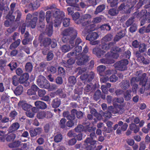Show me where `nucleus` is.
Here are the masks:
<instances>
[{
  "mask_svg": "<svg viewBox=\"0 0 150 150\" xmlns=\"http://www.w3.org/2000/svg\"><path fill=\"white\" fill-rule=\"evenodd\" d=\"M46 94V91L45 90L43 89H39L38 91V95L40 97L44 96Z\"/></svg>",
  "mask_w": 150,
  "mask_h": 150,
  "instance_id": "bf43d9fd",
  "label": "nucleus"
},
{
  "mask_svg": "<svg viewBox=\"0 0 150 150\" xmlns=\"http://www.w3.org/2000/svg\"><path fill=\"white\" fill-rule=\"evenodd\" d=\"M94 74L93 72H91L87 75L88 81H90L94 78Z\"/></svg>",
  "mask_w": 150,
  "mask_h": 150,
  "instance_id": "864d4df0",
  "label": "nucleus"
},
{
  "mask_svg": "<svg viewBox=\"0 0 150 150\" xmlns=\"http://www.w3.org/2000/svg\"><path fill=\"white\" fill-rule=\"evenodd\" d=\"M139 47V52H143L146 50V45L144 43L140 44Z\"/></svg>",
  "mask_w": 150,
  "mask_h": 150,
  "instance_id": "2f4dec72",
  "label": "nucleus"
},
{
  "mask_svg": "<svg viewBox=\"0 0 150 150\" xmlns=\"http://www.w3.org/2000/svg\"><path fill=\"white\" fill-rule=\"evenodd\" d=\"M75 130L77 132H80L83 130V127L82 125H79L75 129Z\"/></svg>",
  "mask_w": 150,
  "mask_h": 150,
  "instance_id": "6e6d98bb",
  "label": "nucleus"
},
{
  "mask_svg": "<svg viewBox=\"0 0 150 150\" xmlns=\"http://www.w3.org/2000/svg\"><path fill=\"white\" fill-rule=\"evenodd\" d=\"M53 57V53L51 52L48 53L47 56V61H50L52 59Z\"/></svg>",
  "mask_w": 150,
  "mask_h": 150,
  "instance_id": "338daca9",
  "label": "nucleus"
},
{
  "mask_svg": "<svg viewBox=\"0 0 150 150\" xmlns=\"http://www.w3.org/2000/svg\"><path fill=\"white\" fill-rule=\"evenodd\" d=\"M75 62V60L72 59H70L67 60V64L63 62V65L66 67H69V65H71L73 64Z\"/></svg>",
  "mask_w": 150,
  "mask_h": 150,
  "instance_id": "c756f323",
  "label": "nucleus"
},
{
  "mask_svg": "<svg viewBox=\"0 0 150 150\" xmlns=\"http://www.w3.org/2000/svg\"><path fill=\"white\" fill-rule=\"evenodd\" d=\"M45 12L42 11H40L39 13V21L40 22H42L44 21L45 18Z\"/></svg>",
  "mask_w": 150,
  "mask_h": 150,
  "instance_id": "f704fd0d",
  "label": "nucleus"
},
{
  "mask_svg": "<svg viewBox=\"0 0 150 150\" xmlns=\"http://www.w3.org/2000/svg\"><path fill=\"white\" fill-rule=\"evenodd\" d=\"M105 69V66L103 65H100L97 67L98 71L99 72L101 75V73L103 72Z\"/></svg>",
  "mask_w": 150,
  "mask_h": 150,
  "instance_id": "58836bf2",
  "label": "nucleus"
},
{
  "mask_svg": "<svg viewBox=\"0 0 150 150\" xmlns=\"http://www.w3.org/2000/svg\"><path fill=\"white\" fill-rule=\"evenodd\" d=\"M135 54L137 58V60L139 62H142L145 64H148L149 63V60L148 59H145L139 51H136L135 52Z\"/></svg>",
  "mask_w": 150,
  "mask_h": 150,
  "instance_id": "f8f14e48",
  "label": "nucleus"
},
{
  "mask_svg": "<svg viewBox=\"0 0 150 150\" xmlns=\"http://www.w3.org/2000/svg\"><path fill=\"white\" fill-rule=\"evenodd\" d=\"M51 40L50 39L46 38H45L42 41L43 45L45 47L47 46L50 43Z\"/></svg>",
  "mask_w": 150,
  "mask_h": 150,
  "instance_id": "c9c22d12",
  "label": "nucleus"
},
{
  "mask_svg": "<svg viewBox=\"0 0 150 150\" xmlns=\"http://www.w3.org/2000/svg\"><path fill=\"white\" fill-rule=\"evenodd\" d=\"M107 1L112 7H114L117 4V0H107Z\"/></svg>",
  "mask_w": 150,
  "mask_h": 150,
  "instance_id": "603ef678",
  "label": "nucleus"
},
{
  "mask_svg": "<svg viewBox=\"0 0 150 150\" xmlns=\"http://www.w3.org/2000/svg\"><path fill=\"white\" fill-rule=\"evenodd\" d=\"M35 104L37 107L42 109H45L47 107V105L45 103L40 101L35 102Z\"/></svg>",
  "mask_w": 150,
  "mask_h": 150,
  "instance_id": "a211bd4d",
  "label": "nucleus"
},
{
  "mask_svg": "<svg viewBox=\"0 0 150 150\" xmlns=\"http://www.w3.org/2000/svg\"><path fill=\"white\" fill-rule=\"evenodd\" d=\"M105 6L103 5L98 6L95 12V14H97L98 13L102 12L105 9Z\"/></svg>",
  "mask_w": 150,
  "mask_h": 150,
  "instance_id": "72a5a7b5",
  "label": "nucleus"
},
{
  "mask_svg": "<svg viewBox=\"0 0 150 150\" xmlns=\"http://www.w3.org/2000/svg\"><path fill=\"white\" fill-rule=\"evenodd\" d=\"M76 58L77 60L76 63L79 65H83L89 59V57L86 54H83L76 56Z\"/></svg>",
  "mask_w": 150,
  "mask_h": 150,
  "instance_id": "1a4fd4ad",
  "label": "nucleus"
},
{
  "mask_svg": "<svg viewBox=\"0 0 150 150\" xmlns=\"http://www.w3.org/2000/svg\"><path fill=\"white\" fill-rule=\"evenodd\" d=\"M80 5L82 8H86L90 4H88V0H83L80 3Z\"/></svg>",
  "mask_w": 150,
  "mask_h": 150,
  "instance_id": "7c9ffc66",
  "label": "nucleus"
},
{
  "mask_svg": "<svg viewBox=\"0 0 150 150\" xmlns=\"http://www.w3.org/2000/svg\"><path fill=\"white\" fill-rule=\"evenodd\" d=\"M63 24L64 26L67 27L70 24V19L69 18H65L63 21Z\"/></svg>",
  "mask_w": 150,
  "mask_h": 150,
  "instance_id": "ea45409f",
  "label": "nucleus"
},
{
  "mask_svg": "<svg viewBox=\"0 0 150 150\" xmlns=\"http://www.w3.org/2000/svg\"><path fill=\"white\" fill-rule=\"evenodd\" d=\"M63 36L62 38V41L64 42H67L68 39L71 40L74 39L77 35L76 31L72 28H69L64 30L63 32Z\"/></svg>",
  "mask_w": 150,
  "mask_h": 150,
  "instance_id": "20e7f679",
  "label": "nucleus"
},
{
  "mask_svg": "<svg viewBox=\"0 0 150 150\" xmlns=\"http://www.w3.org/2000/svg\"><path fill=\"white\" fill-rule=\"evenodd\" d=\"M128 64V60L126 59H124L116 62L114 64V66L118 70L124 71L127 69V65Z\"/></svg>",
  "mask_w": 150,
  "mask_h": 150,
  "instance_id": "0eeeda50",
  "label": "nucleus"
},
{
  "mask_svg": "<svg viewBox=\"0 0 150 150\" xmlns=\"http://www.w3.org/2000/svg\"><path fill=\"white\" fill-rule=\"evenodd\" d=\"M118 13V11L116 9L112 8L110 9L109 11V13L112 16L116 15Z\"/></svg>",
  "mask_w": 150,
  "mask_h": 150,
  "instance_id": "de8ad7c7",
  "label": "nucleus"
},
{
  "mask_svg": "<svg viewBox=\"0 0 150 150\" xmlns=\"http://www.w3.org/2000/svg\"><path fill=\"white\" fill-rule=\"evenodd\" d=\"M102 20V18L100 17H97L94 18L92 21L93 23H100Z\"/></svg>",
  "mask_w": 150,
  "mask_h": 150,
  "instance_id": "3c124183",
  "label": "nucleus"
},
{
  "mask_svg": "<svg viewBox=\"0 0 150 150\" xmlns=\"http://www.w3.org/2000/svg\"><path fill=\"white\" fill-rule=\"evenodd\" d=\"M22 15L21 12L18 10L17 9L14 13H12L9 12L7 15V18L10 19L11 21H13L16 16V20L19 21Z\"/></svg>",
  "mask_w": 150,
  "mask_h": 150,
  "instance_id": "6e6552de",
  "label": "nucleus"
},
{
  "mask_svg": "<svg viewBox=\"0 0 150 150\" xmlns=\"http://www.w3.org/2000/svg\"><path fill=\"white\" fill-rule=\"evenodd\" d=\"M60 104V101L59 99H55L53 101L52 106L54 108L58 107Z\"/></svg>",
  "mask_w": 150,
  "mask_h": 150,
  "instance_id": "c85d7f7f",
  "label": "nucleus"
},
{
  "mask_svg": "<svg viewBox=\"0 0 150 150\" xmlns=\"http://www.w3.org/2000/svg\"><path fill=\"white\" fill-rule=\"evenodd\" d=\"M74 45L71 43V45H62L60 47L62 51L64 52H67L70 51L74 47Z\"/></svg>",
  "mask_w": 150,
  "mask_h": 150,
  "instance_id": "2eb2a0df",
  "label": "nucleus"
},
{
  "mask_svg": "<svg viewBox=\"0 0 150 150\" xmlns=\"http://www.w3.org/2000/svg\"><path fill=\"white\" fill-rule=\"evenodd\" d=\"M137 29V26L136 24H134L132 25L129 28V30L131 32L133 33L136 31Z\"/></svg>",
  "mask_w": 150,
  "mask_h": 150,
  "instance_id": "680f3d73",
  "label": "nucleus"
},
{
  "mask_svg": "<svg viewBox=\"0 0 150 150\" xmlns=\"http://www.w3.org/2000/svg\"><path fill=\"white\" fill-rule=\"evenodd\" d=\"M90 137H88L84 141V145L87 150H91L92 148V145L97 144L96 141L93 140L96 138L95 133H93L90 134Z\"/></svg>",
  "mask_w": 150,
  "mask_h": 150,
  "instance_id": "39448f33",
  "label": "nucleus"
},
{
  "mask_svg": "<svg viewBox=\"0 0 150 150\" xmlns=\"http://www.w3.org/2000/svg\"><path fill=\"white\" fill-rule=\"evenodd\" d=\"M91 16L89 14H86L82 16L81 17V20H86L91 18Z\"/></svg>",
  "mask_w": 150,
  "mask_h": 150,
  "instance_id": "052dcab7",
  "label": "nucleus"
},
{
  "mask_svg": "<svg viewBox=\"0 0 150 150\" xmlns=\"http://www.w3.org/2000/svg\"><path fill=\"white\" fill-rule=\"evenodd\" d=\"M93 87V85L91 83H89L87 84L85 87L84 90L86 92H88L90 91Z\"/></svg>",
  "mask_w": 150,
  "mask_h": 150,
  "instance_id": "09e8293b",
  "label": "nucleus"
},
{
  "mask_svg": "<svg viewBox=\"0 0 150 150\" xmlns=\"http://www.w3.org/2000/svg\"><path fill=\"white\" fill-rule=\"evenodd\" d=\"M20 107H21L23 109L25 110H28L31 108V106L27 104L25 101H20L18 103Z\"/></svg>",
  "mask_w": 150,
  "mask_h": 150,
  "instance_id": "dca6fc26",
  "label": "nucleus"
},
{
  "mask_svg": "<svg viewBox=\"0 0 150 150\" xmlns=\"http://www.w3.org/2000/svg\"><path fill=\"white\" fill-rule=\"evenodd\" d=\"M100 91L99 90H97L94 95V98L96 100L99 99L100 98Z\"/></svg>",
  "mask_w": 150,
  "mask_h": 150,
  "instance_id": "5fc2aeb1",
  "label": "nucleus"
},
{
  "mask_svg": "<svg viewBox=\"0 0 150 150\" xmlns=\"http://www.w3.org/2000/svg\"><path fill=\"white\" fill-rule=\"evenodd\" d=\"M78 6H71L68 7L67 8L68 11V13L69 15H72L74 13V10L75 9L76 10H78Z\"/></svg>",
  "mask_w": 150,
  "mask_h": 150,
  "instance_id": "a878e982",
  "label": "nucleus"
},
{
  "mask_svg": "<svg viewBox=\"0 0 150 150\" xmlns=\"http://www.w3.org/2000/svg\"><path fill=\"white\" fill-rule=\"evenodd\" d=\"M51 13L50 11H47L46 12V20L48 24L45 31L49 36H51L53 33V21H54V26L55 27H58L61 23L62 18L64 16V13L58 9L55 8L53 10V14L54 19L52 18H51Z\"/></svg>",
  "mask_w": 150,
  "mask_h": 150,
  "instance_id": "f257e3e1",
  "label": "nucleus"
},
{
  "mask_svg": "<svg viewBox=\"0 0 150 150\" xmlns=\"http://www.w3.org/2000/svg\"><path fill=\"white\" fill-rule=\"evenodd\" d=\"M46 63L44 62L41 63L39 64V69L41 71H43L44 70V69L47 66Z\"/></svg>",
  "mask_w": 150,
  "mask_h": 150,
  "instance_id": "4d7b16f0",
  "label": "nucleus"
},
{
  "mask_svg": "<svg viewBox=\"0 0 150 150\" xmlns=\"http://www.w3.org/2000/svg\"><path fill=\"white\" fill-rule=\"evenodd\" d=\"M37 82L38 85L41 88H48L50 86L49 82L46 78L42 75L37 77Z\"/></svg>",
  "mask_w": 150,
  "mask_h": 150,
  "instance_id": "423d86ee",
  "label": "nucleus"
},
{
  "mask_svg": "<svg viewBox=\"0 0 150 150\" xmlns=\"http://www.w3.org/2000/svg\"><path fill=\"white\" fill-rule=\"evenodd\" d=\"M19 126V124L17 122L13 123L9 127V131L12 132L16 131L18 129Z\"/></svg>",
  "mask_w": 150,
  "mask_h": 150,
  "instance_id": "5701e85b",
  "label": "nucleus"
},
{
  "mask_svg": "<svg viewBox=\"0 0 150 150\" xmlns=\"http://www.w3.org/2000/svg\"><path fill=\"white\" fill-rule=\"evenodd\" d=\"M130 129L134 131L135 133H137L139 130V128L138 127L137 125L134 124H132L129 126Z\"/></svg>",
  "mask_w": 150,
  "mask_h": 150,
  "instance_id": "cd10ccee",
  "label": "nucleus"
},
{
  "mask_svg": "<svg viewBox=\"0 0 150 150\" xmlns=\"http://www.w3.org/2000/svg\"><path fill=\"white\" fill-rule=\"evenodd\" d=\"M108 53L106 54V57L107 58L106 59H103L100 60V61L101 63H107V64H112L114 62V61L113 58L111 57L110 58H109V55H107Z\"/></svg>",
  "mask_w": 150,
  "mask_h": 150,
  "instance_id": "f3484780",
  "label": "nucleus"
},
{
  "mask_svg": "<svg viewBox=\"0 0 150 150\" xmlns=\"http://www.w3.org/2000/svg\"><path fill=\"white\" fill-rule=\"evenodd\" d=\"M62 139V135L60 134L56 135L54 137V140L56 142H60Z\"/></svg>",
  "mask_w": 150,
  "mask_h": 150,
  "instance_id": "a18cd8bd",
  "label": "nucleus"
},
{
  "mask_svg": "<svg viewBox=\"0 0 150 150\" xmlns=\"http://www.w3.org/2000/svg\"><path fill=\"white\" fill-rule=\"evenodd\" d=\"M66 2L69 5L71 6H75L77 5L76 4V1L75 0H66Z\"/></svg>",
  "mask_w": 150,
  "mask_h": 150,
  "instance_id": "37998d69",
  "label": "nucleus"
},
{
  "mask_svg": "<svg viewBox=\"0 0 150 150\" xmlns=\"http://www.w3.org/2000/svg\"><path fill=\"white\" fill-rule=\"evenodd\" d=\"M140 42L137 41V40H135L132 43V45L134 48H137L139 45Z\"/></svg>",
  "mask_w": 150,
  "mask_h": 150,
  "instance_id": "774afa93",
  "label": "nucleus"
},
{
  "mask_svg": "<svg viewBox=\"0 0 150 150\" xmlns=\"http://www.w3.org/2000/svg\"><path fill=\"white\" fill-rule=\"evenodd\" d=\"M23 91V86L21 85H19L16 88L14 93L16 95H19L22 93Z\"/></svg>",
  "mask_w": 150,
  "mask_h": 150,
  "instance_id": "b1692460",
  "label": "nucleus"
},
{
  "mask_svg": "<svg viewBox=\"0 0 150 150\" xmlns=\"http://www.w3.org/2000/svg\"><path fill=\"white\" fill-rule=\"evenodd\" d=\"M133 18H131L129 19L126 23V25L127 27L129 26L133 22Z\"/></svg>",
  "mask_w": 150,
  "mask_h": 150,
  "instance_id": "69168bd1",
  "label": "nucleus"
},
{
  "mask_svg": "<svg viewBox=\"0 0 150 150\" xmlns=\"http://www.w3.org/2000/svg\"><path fill=\"white\" fill-rule=\"evenodd\" d=\"M101 30H110V26L108 24H105L101 26L100 27Z\"/></svg>",
  "mask_w": 150,
  "mask_h": 150,
  "instance_id": "8fccbe9b",
  "label": "nucleus"
},
{
  "mask_svg": "<svg viewBox=\"0 0 150 150\" xmlns=\"http://www.w3.org/2000/svg\"><path fill=\"white\" fill-rule=\"evenodd\" d=\"M21 145V142L19 141L14 142L12 144H9V146L11 147H14L19 146Z\"/></svg>",
  "mask_w": 150,
  "mask_h": 150,
  "instance_id": "a19ab883",
  "label": "nucleus"
},
{
  "mask_svg": "<svg viewBox=\"0 0 150 150\" xmlns=\"http://www.w3.org/2000/svg\"><path fill=\"white\" fill-rule=\"evenodd\" d=\"M129 86V83L128 81H123L120 83V87L123 89H127Z\"/></svg>",
  "mask_w": 150,
  "mask_h": 150,
  "instance_id": "4be33fe9",
  "label": "nucleus"
},
{
  "mask_svg": "<svg viewBox=\"0 0 150 150\" xmlns=\"http://www.w3.org/2000/svg\"><path fill=\"white\" fill-rule=\"evenodd\" d=\"M121 52V50L120 48L115 47L114 48L112 51L108 52L107 55H109V58L112 57L113 59H116L119 57V53Z\"/></svg>",
  "mask_w": 150,
  "mask_h": 150,
  "instance_id": "9d476101",
  "label": "nucleus"
},
{
  "mask_svg": "<svg viewBox=\"0 0 150 150\" xmlns=\"http://www.w3.org/2000/svg\"><path fill=\"white\" fill-rule=\"evenodd\" d=\"M57 93L59 94V96L62 98H65L66 97V94L63 93V91L62 89H60L57 91Z\"/></svg>",
  "mask_w": 150,
  "mask_h": 150,
  "instance_id": "0e129e2a",
  "label": "nucleus"
},
{
  "mask_svg": "<svg viewBox=\"0 0 150 150\" xmlns=\"http://www.w3.org/2000/svg\"><path fill=\"white\" fill-rule=\"evenodd\" d=\"M21 42V40L20 39H18L15 42L13 43L10 46V48L11 49H13L14 48L17 47L20 44Z\"/></svg>",
  "mask_w": 150,
  "mask_h": 150,
  "instance_id": "bb28decb",
  "label": "nucleus"
},
{
  "mask_svg": "<svg viewBox=\"0 0 150 150\" xmlns=\"http://www.w3.org/2000/svg\"><path fill=\"white\" fill-rule=\"evenodd\" d=\"M37 20L38 18L37 17H35L33 18L32 20H30L28 24H26L27 26H30L32 28H35L36 26Z\"/></svg>",
  "mask_w": 150,
  "mask_h": 150,
  "instance_id": "6ab92c4d",
  "label": "nucleus"
},
{
  "mask_svg": "<svg viewBox=\"0 0 150 150\" xmlns=\"http://www.w3.org/2000/svg\"><path fill=\"white\" fill-rule=\"evenodd\" d=\"M20 83L19 78L17 77L16 76H14L13 78L12 83L15 86H17Z\"/></svg>",
  "mask_w": 150,
  "mask_h": 150,
  "instance_id": "e433bc0d",
  "label": "nucleus"
},
{
  "mask_svg": "<svg viewBox=\"0 0 150 150\" xmlns=\"http://www.w3.org/2000/svg\"><path fill=\"white\" fill-rule=\"evenodd\" d=\"M66 120L65 119L63 118L61 119L60 121L59 125L60 127L64 128L66 127Z\"/></svg>",
  "mask_w": 150,
  "mask_h": 150,
  "instance_id": "4c0bfd02",
  "label": "nucleus"
},
{
  "mask_svg": "<svg viewBox=\"0 0 150 150\" xmlns=\"http://www.w3.org/2000/svg\"><path fill=\"white\" fill-rule=\"evenodd\" d=\"M8 65L10 67L11 69L13 70L17 67V64L16 62H11Z\"/></svg>",
  "mask_w": 150,
  "mask_h": 150,
  "instance_id": "49530a36",
  "label": "nucleus"
},
{
  "mask_svg": "<svg viewBox=\"0 0 150 150\" xmlns=\"http://www.w3.org/2000/svg\"><path fill=\"white\" fill-rule=\"evenodd\" d=\"M37 117L39 119H42L45 117H46L45 112H40L37 114Z\"/></svg>",
  "mask_w": 150,
  "mask_h": 150,
  "instance_id": "c03bdc74",
  "label": "nucleus"
},
{
  "mask_svg": "<svg viewBox=\"0 0 150 150\" xmlns=\"http://www.w3.org/2000/svg\"><path fill=\"white\" fill-rule=\"evenodd\" d=\"M115 110V108H113L112 106H110L108 108V112H104L103 113V116L107 119L110 118L111 116V113H119L118 111H114Z\"/></svg>",
  "mask_w": 150,
  "mask_h": 150,
  "instance_id": "ddd939ff",
  "label": "nucleus"
},
{
  "mask_svg": "<svg viewBox=\"0 0 150 150\" xmlns=\"http://www.w3.org/2000/svg\"><path fill=\"white\" fill-rule=\"evenodd\" d=\"M29 77V75L28 74L24 73L19 78L20 83H25L28 79Z\"/></svg>",
  "mask_w": 150,
  "mask_h": 150,
  "instance_id": "412c9836",
  "label": "nucleus"
},
{
  "mask_svg": "<svg viewBox=\"0 0 150 150\" xmlns=\"http://www.w3.org/2000/svg\"><path fill=\"white\" fill-rule=\"evenodd\" d=\"M131 91L127 90L124 93V98L126 100H130L132 98L130 94Z\"/></svg>",
  "mask_w": 150,
  "mask_h": 150,
  "instance_id": "393cba45",
  "label": "nucleus"
},
{
  "mask_svg": "<svg viewBox=\"0 0 150 150\" xmlns=\"http://www.w3.org/2000/svg\"><path fill=\"white\" fill-rule=\"evenodd\" d=\"M149 14L148 13H146L145 14V15H144L141 18L142 21H141V25H142L143 24H144V22H145V21L147 19L148 17L147 16L149 15Z\"/></svg>",
  "mask_w": 150,
  "mask_h": 150,
  "instance_id": "13d9d810",
  "label": "nucleus"
},
{
  "mask_svg": "<svg viewBox=\"0 0 150 150\" xmlns=\"http://www.w3.org/2000/svg\"><path fill=\"white\" fill-rule=\"evenodd\" d=\"M147 79L146 74L145 73L142 75L140 74H138V76L136 77L132 78L130 81L131 85L132 86V90L133 92L136 93V89L138 88V85L136 83L139 81L140 85H142V87L148 86V84L146 83Z\"/></svg>",
  "mask_w": 150,
  "mask_h": 150,
  "instance_id": "7ed1b4c3",
  "label": "nucleus"
},
{
  "mask_svg": "<svg viewBox=\"0 0 150 150\" xmlns=\"http://www.w3.org/2000/svg\"><path fill=\"white\" fill-rule=\"evenodd\" d=\"M118 79V77L114 75H112L110 78V81L111 82H115Z\"/></svg>",
  "mask_w": 150,
  "mask_h": 150,
  "instance_id": "e2e57ef3",
  "label": "nucleus"
},
{
  "mask_svg": "<svg viewBox=\"0 0 150 150\" xmlns=\"http://www.w3.org/2000/svg\"><path fill=\"white\" fill-rule=\"evenodd\" d=\"M82 47L81 46H77L75 48L73 52L68 53L67 54V57H69L71 56H77L82 54L81 52L82 50Z\"/></svg>",
  "mask_w": 150,
  "mask_h": 150,
  "instance_id": "9b49d317",
  "label": "nucleus"
},
{
  "mask_svg": "<svg viewBox=\"0 0 150 150\" xmlns=\"http://www.w3.org/2000/svg\"><path fill=\"white\" fill-rule=\"evenodd\" d=\"M112 39V35L110 34H107L103 37L101 40L102 45H99L93 49V53L96 54L98 57H100L106 51L109 49L110 45H112V43L109 44L106 43L110 41Z\"/></svg>",
  "mask_w": 150,
  "mask_h": 150,
  "instance_id": "f03ea898",
  "label": "nucleus"
},
{
  "mask_svg": "<svg viewBox=\"0 0 150 150\" xmlns=\"http://www.w3.org/2000/svg\"><path fill=\"white\" fill-rule=\"evenodd\" d=\"M69 82L71 85H74L76 82V78L74 76H71L69 77Z\"/></svg>",
  "mask_w": 150,
  "mask_h": 150,
  "instance_id": "79ce46f5",
  "label": "nucleus"
},
{
  "mask_svg": "<svg viewBox=\"0 0 150 150\" xmlns=\"http://www.w3.org/2000/svg\"><path fill=\"white\" fill-rule=\"evenodd\" d=\"M98 37V34L96 32H93L88 34L86 37V38L87 40L92 41L97 39Z\"/></svg>",
  "mask_w": 150,
  "mask_h": 150,
  "instance_id": "4468645a",
  "label": "nucleus"
},
{
  "mask_svg": "<svg viewBox=\"0 0 150 150\" xmlns=\"http://www.w3.org/2000/svg\"><path fill=\"white\" fill-rule=\"evenodd\" d=\"M125 35V32L123 31H121L117 33L114 38L115 41H118Z\"/></svg>",
  "mask_w": 150,
  "mask_h": 150,
  "instance_id": "aec40b11",
  "label": "nucleus"
},
{
  "mask_svg": "<svg viewBox=\"0 0 150 150\" xmlns=\"http://www.w3.org/2000/svg\"><path fill=\"white\" fill-rule=\"evenodd\" d=\"M33 66L30 62L27 63L25 66V69L26 71L28 72L31 71L33 69Z\"/></svg>",
  "mask_w": 150,
  "mask_h": 150,
  "instance_id": "473e14b6",
  "label": "nucleus"
}]
</instances>
